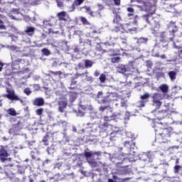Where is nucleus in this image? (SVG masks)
I'll return each mask as SVG.
<instances>
[{
  "label": "nucleus",
  "mask_w": 182,
  "mask_h": 182,
  "mask_svg": "<svg viewBox=\"0 0 182 182\" xmlns=\"http://www.w3.org/2000/svg\"><path fill=\"white\" fill-rule=\"evenodd\" d=\"M145 11L148 13L142 16V19L151 26L154 28H160V18L159 17L153 16L156 14V5L152 4L145 6Z\"/></svg>",
  "instance_id": "f257e3e1"
},
{
  "label": "nucleus",
  "mask_w": 182,
  "mask_h": 182,
  "mask_svg": "<svg viewBox=\"0 0 182 182\" xmlns=\"http://www.w3.org/2000/svg\"><path fill=\"white\" fill-rule=\"evenodd\" d=\"M123 22V20L122 19V17L119 15H116L114 17L113 19V23L115 26L114 31L115 32H127V31H129V32H136L137 31V28L134 27V28H130V26L129 24H123L122 23Z\"/></svg>",
  "instance_id": "f03ea898"
},
{
  "label": "nucleus",
  "mask_w": 182,
  "mask_h": 182,
  "mask_svg": "<svg viewBox=\"0 0 182 182\" xmlns=\"http://www.w3.org/2000/svg\"><path fill=\"white\" fill-rule=\"evenodd\" d=\"M162 124H159L158 126L155 127L156 140H158L159 143H163L164 141L163 140H164L166 137H170V134H171L173 132V128H162Z\"/></svg>",
  "instance_id": "7ed1b4c3"
},
{
  "label": "nucleus",
  "mask_w": 182,
  "mask_h": 182,
  "mask_svg": "<svg viewBox=\"0 0 182 182\" xmlns=\"http://www.w3.org/2000/svg\"><path fill=\"white\" fill-rule=\"evenodd\" d=\"M117 114L115 113H113L110 117L105 116L104 117V123L102 125V130H105V132H107V133H109L111 132L110 129H113V126L112 124H110V122H117Z\"/></svg>",
  "instance_id": "20e7f679"
},
{
  "label": "nucleus",
  "mask_w": 182,
  "mask_h": 182,
  "mask_svg": "<svg viewBox=\"0 0 182 182\" xmlns=\"http://www.w3.org/2000/svg\"><path fill=\"white\" fill-rule=\"evenodd\" d=\"M118 100L119 94L117 92H109L101 100V103L106 105V103H112V102H117Z\"/></svg>",
  "instance_id": "39448f33"
},
{
  "label": "nucleus",
  "mask_w": 182,
  "mask_h": 182,
  "mask_svg": "<svg viewBox=\"0 0 182 182\" xmlns=\"http://www.w3.org/2000/svg\"><path fill=\"white\" fill-rule=\"evenodd\" d=\"M7 93L4 95V97H6L11 102H20V103H23V100L21 99L16 94L15 91L12 90H7Z\"/></svg>",
  "instance_id": "423d86ee"
},
{
  "label": "nucleus",
  "mask_w": 182,
  "mask_h": 182,
  "mask_svg": "<svg viewBox=\"0 0 182 182\" xmlns=\"http://www.w3.org/2000/svg\"><path fill=\"white\" fill-rule=\"evenodd\" d=\"M168 29H172L169 31V35H171L169 41L171 42H173L174 38H176V32H178V27H177V25H176V22L171 21L168 25Z\"/></svg>",
  "instance_id": "0eeeda50"
},
{
  "label": "nucleus",
  "mask_w": 182,
  "mask_h": 182,
  "mask_svg": "<svg viewBox=\"0 0 182 182\" xmlns=\"http://www.w3.org/2000/svg\"><path fill=\"white\" fill-rule=\"evenodd\" d=\"M134 69L133 65H120L117 67L118 73H122V75H125L126 73H127V75H132Z\"/></svg>",
  "instance_id": "6e6552de"
},
{
  "label": "nucleus",
  "mask_w": 182,
  "mask_h": 182,
  "mask_svg": "<svg viewBox=\"0 0 182 182\" xmlns=\"http://www.w3.org/2000/svg\"><path fill=\"white\" fill-rule=\"evenodd\" d=\"M152 102L154 106H156V109H160L163 102L160 100H163V95L160 93H154L152 97Z\"/></svg>",
  "instance_id": "1a4fd4ad"
},
{
  "label": "nucleus",
  "mask_w": 182,
  "mask_h": 182,
  "mask_svg": "<svg viewBox=\"0 0 182 182\" xmlns=\"http://www.w3.org/2000/svg\"><path fill=\"white\" fill-rule=\"evenodd\" d=\"M9 157V153H8V151L5 147H1L0 149V161L1 163H5V161H11L12 159L8 158Z\"/></svg>",
  "instance_id": "9d476101"
},
{
  "label": "nucleus",
  "mask_w": 182,
  "mask_h": 182,
  "mask_svg": "<svg viewBox=\"0 0 182 182\" xmlns=\"http://www.w3.org/2000/svg\"><path fill=\"white\" fill-rule=\"evenodd\" d=\"M58 112H60V113H63V112H65V109L68 107V100H65V99L60 100V101H58Z\"/></svg>",
  "instance_id": "9b49d317"
},
{
  "label": "nucleus",
  "mask_w": 182,
  "mask_h": 182,
  "mask_svg": "<svg viewBox=\"0 0 182 182\" xmlns=\"http://www.w3.org/2000/svg\"><path fill=\"white\" fill-rule=\"evenodd\" d=\"M97 50H99V52H102V53H106V52H111L112 54L110 55V56H119V55H120L119 49H110L109 50H107L103 48L100 49L99 47H97Z\"/></svg>",
  "instance_id": "f8f14e48"
},
{
  "label": "nucleus",
  "mask_w": 182,
  "mask_h": 182,
  "mask_svg": "<svg viewBox=\"0 0 182 182\" xmlns=\"http://www.w3.org/2000/svg\"><path fill=\"white\" fill-rule=\"evenodd\" d=\"M58 21H63L64 22L68 21V14L66 11H61L57 14Z\"/></svg>",
  "instance_id": "ddd939ff"
},
{
  "label": "nucleus",
  "mask_w": 182,
  "mask_h": 182,
  "mask_svg": "<svg viewBox=\"0 0 182 182\" xmlns=\"http://www.w3.org/2000/svg\"><path fill=\"white\" fill-rule=\"evenodd\" d=\"M175 6L176 4H171V3L169 1L168 3H166V5L163 6V9H164L166 12H173Z\"/></svg>",
  "instance_id": "4468645a"
},
{
  "label": "nucleus",
  "mask_w": 182,
  "mask_h": 182,
  "mask_svg": "<svg viewBox=\"0 0 182 182\" xmlns=\"http://www.w3.org/2000/svg\"><path fill=\"white\" fill-rule=\"evenodd\" d=\"M34 106H43L45 105V100L42 97L36 98L33 101Z\"/></svg>",
  "instance_id": "2eb2a0df"
},
{
  "label": "nucleus",
  "mask_w": 182,
  "mask_h": 182,
  "mask_svg": "<svg viewBox=\"0 0 182 182\" xmlns=\"http://www.w3.org/2000/svg\"><path fill=\"white\" fill-rule=\"evenodd\" d=\"M22 62V59L18 58L16 60H14V63L12 64V69L14 70H19L20 67L19 65H21V63Z\"/></svg>",
  "instance_id": "dca6fc26"
},
{
  "label": "nucleus",
  "mask_w": 182,
  "mask_h": 182,
  "mask_svg": "<svg viewBox=\"0 0 182 182\" xmlns=\"http://www.w3.org/2000/svg\"><path fill=\"white\" fill-rule=\"evenodd\" d=\"M83 2H85V0H75L71 5V10L73 11H75L76 9V6H80Z\"/></svg>",
  "instance_id": "f3484780"
},
{
  "label": "nucleus",
  "mask_w": 182,
  "mask_h": 182,
  "mask_svg": "<svg viewBox=\"0 0 182 182\" xmlns=\"http://www.w3.org/2000/svg\"><path fill=\"white\" fill-rule=\"evenodd\" d=\"M35 27L27 26L24 32L26 33V35H28V36H32L35 33Z\"/></svg>",
  "instance_id": "a211bd4d"
},
{
  "label": "nucleus",
  "mask_w": 182,
  "mask_h": 182,
  "mask_svg": "<svg viewBox=\"0 0 182 182\" xmlns=\"http://www.w3.org/2000/svg\"><path fill=\"white\" fill-rule=\"evenodd\" d=\"M149 97L150 95L149 93H145L140 97L141 101L139 102V103L141 105V107H144V101L143 100H148Z\"/></svg>",
  "instance_id": "6ab92c4d"
},
{
  "label": "nucleus",
  "mask_w": 182,
  "mask_h": 182,
  "mask_svg": "<svg viewBox=\"0 0 182 182\" xmlns=\"http://www.w3.org/2000/svg\"><path fill=\"white\" fill-rule=\"evenodd\" d=\"M166 113H167L166 110H161L156 114V116L159 120H161V119H164Z\"/></svg>",
  "instance_id": "aec40b11"
},
{
  "label": "nucleus",
  "mask_w": 182,
  "mask_h": 182,
  "mask_svg": "<svg viewBox=\"0 0 182 182\" xmlns=\"http://www.w3.org/2000/svg\"><path fill=\"white\" fill-rule=\"evenodd\" d=\"M70 103H73L76 99H77V92H70Z\"/></svg>",
  "instance_id": "412c9836"
},
{
  "label": "nucleus",
  "mask_w": 182,
  "mask_h": 182,
  "mask_svg": "<svg viewBox=\"0 0 182 182\" xmlns=\"http://www.w3.org/2000/svg\"><path fill=\"white\" fill-rule=\"evenodd\" d=\"M160 90L163 93H168V85L166 84H162L159 86Z\"/></svg>",
  "instance_id": "4be33fe9"
},
{
  "label": "nucleus",
  "mask_w": 182,
  "mask_h": 182,
  "mask_svg": "<svg viewBox=\"0 0 182 182\" xmlns=\"http://www.w3.org/2000/svg\"><path fill=\"white\" fill-rule=\"evenodd\" d=\"M83 61L85 63V69H89V68H92V66H93V61L90 60H84Z\"/></svg>",
  "instance_id": "5701e85b"
},
{
  "label": "nucleus",
  "mask_w": 182,
  "mask_h": 182,
  "mask_svg": "<svg viewBox=\"0 0 182 182\" xmlns=\"http://www.w3.org/2000/svg\"><path fill=\"white\" fill-rule=\"evenodd\" d=\"M87 163L92 168L97 167V162L94 159H87Z\"/></svg>",
  "instance_id": "b1692460"
},
{
  "label": "nucleus",
  "mask_w": 182,
  "mask_h": 182,
  "mask_svg": "<svg viewBox=\"0 0 182 182\" xmlns=\"http://www.w3.org/2000/svg\"><path fill=\"white\" fill-rule=\"evenodd\" d=\"M171 80H176L177 77V73L176 71H169L168 73Z\"/></svg>",
  "instance_id": "393cba45"
},
{
  "label": "nucleus",
  "mask_w": 182,
  "mask_h": 182,
  "mask_svg": "<svg viewBox=\"0 0 182 182\" xmlns=\"http://www.w3.org/2000/svg\"><path fill=\"white\" fill-rule=\"evenodd\" d=\"M80 21L82 22V25H87L88 26H90V25H92V23H90V22L87 21L85 17H80Z\"/></svg>",
  "instance_id": "a878e982"
},
{
  "label": "nucleus",
  "mask_w": 182,
  "mask_h": 182,
  "mask_svg": "<svg viewBox=\"0 0 182 182\" xmlns=\"http://www.w3.org/2000/svg\"><path fill=\"white\" fill-rule=\"evenodd\" d=\"M13 129L14 130H21L22 129V122L18 121L16 124H13Z\"/></svg>",
  "instance_id": "bb28decb"
},
{
  "label": "nucleus",
  "mask_w": 182,
  "mask_h": 182,
  "mask_svg": "<svg viewBox=\"0 0 182 182\" xmlns=\"http://www.w3.org/2000/svg\"><path fill=\"white\" fill-rule=\"evenodd\" d=\"M7 113L8 114H9L10 116H16V114H18V113L16 112V111L15 110V109L14 108H9L7 110Z\"/></svg>",
  "instance_id": "cd10ccee"
},
{
  "label": "nucleus",
  "mask_w": 182,
  "mask_h": 182,
  "mask_svg": "<svg viewBox=\"0 0 182 182\" xmlns=\"http://www.w3.org/2000/svg\"><path fill=\"white\" fill-rule=\"evenodd\" d=\"M77 84V81L75 80V79H73L71 81L70 87H69L70 90H74V89H76V85Z\"/></svg>",
  "instance_id": "c85d7f7f"
},
{
  "label": "nucleus",
  "mask_w": 182,
  "mask_h": 182,
  "mask_svg": "<svg viewBox=\"0 0 182 182\" xmlns=\"http://www.w3.org/2000/svg\"><path fill=\"white\" fill-rule=\"evenodd\" d=\"M43 143H44V146H49V135L46 134L42 140Z\"/></svg>",
  "instance_id": "c756f323"
},
{
  "label": "nucleus",
  "mask_w": 182,
  "mask_h": 182,
  "mask_svg": "<svg viewBox=\"0 0 182 182\" xmlns=\"http://www.w3.org/2000/svg\"><path fill=\"white\" fill-rule=\"evenodd\" d=\"M116 41H110L109 42H106L103 43V46L107 48V46H114L116 45Z\"/></svg>",
  "instance_id": "7c9ffc66"
},
{
  "label": "nucleus",
  "mask_w": 182,
  "mask_h": 182,
  "mask_svg": "<svg viewBox=\"0 0 182 182\" xmlns=\"http://www.w3.org/2000/svg\"><path fill=\"white\" fill-rule=\"evenodd\" d=\"M84 156L87 161V160H90V159L93 156V154H92V151H85Z\"/></svg>",
  "instance_id": "2f4dec72"
},
{
  "label": "nucleus",
  "mask_w": 182,
  "mask_h": 182,
  "mask_svg": "<svg viewBox=\"0 0 182 182\" xmlns=\"http://www.w3.org/2000/svg\"><path fill=\"white\" fill-rule=\"evenodd\" d=\"M41 52L43 55H44V56H49V55H50V51L46 48H43L41 50Z\"/></svg>",
  "instance_id": "473e14b6"
},
{
  "label": "nucleus",
  "mask_w": 182,
  "mask_h": 182,
  "mask_svg": "<svg viewBox=\"0 0 182 182\" xmlns=\"http://www.w3.org/2000/svg\"><path fill=\"white\" fill-rule=\"evenodd\" d=\"M182 166L180 165H176L173 168V171L176 174H178L180 173V170H181Z\"/></svg>",
  "instance_id": "72a5a7b5"
},
{
  "label": "nucleus",
  "mask_w": 182,
  "mask_h": 182,
  "mask_svg": "<svg viewBox=\"0 0 182 182\" xmlns=\"http://www.w3.org/2000/svg\"><path fill=\"white\" fill-rule=\"evenodd\" d=\"M99 80L100 81V83H105L106 82V75L105 74H100L99 77Z\"/></svg>",
  "instance_id": "f704fd0d"
},
{
  "label": "nucleus",
  "mask_w": 182,
  "mask_h": 182,
  "mask_svg": "<svg viewBox=\"0 0 182 182\" xmlns=\"http://www.w3.org/2000/svg\"><path fill=\"white\" fill-rule=\"evenodd\" d=\"M50 73L54 76H62V75H63L62 71H50Z\"/></svg>",
  "instance_id": "c9c22d12"
},
{
  "label": "nucleus",
  "mask_w": 182,
  "mask_h": 182,
  "mask_svg": "<svg viewBox=\"0 0 182 182\" xmlns=\"http://www.w3.org/2000/svg\"><path fill=\"white\" fill-rule=\"evenodd\" d=\"M120 57H114L111 58L112 63H119L120 62Z\"/></svg>",
  "instance_id": "e433bc0d"
},
{
  "label": "nucleus",
  "mask_w": 182,
  "mask_h": 182,
  "mask_svg": "<svg viewBox=\"0 0 182 182\" xmlns=\"http://www.w3.org/2000/svg\"><path fill=\"white\" fill-rule=\"evenodd\" d=\"M147 41H149V39L146 38H140L138 39V43H147Z\"/></svg>",
  "instance_id": "4c0bfd02"
},
{
  "label": "nucleus",
  "mask_w": 182,
  "mask_h": 182,
  "mask_svg": "<svg viewBox=\"0 0 182 182\" xmlns=\"http://www.w3.org/2000/svg\"><path fill=\"white\" fill-rule=\"evenodd\" d=\"M36 114L37 116H42L43 114V108H39L36 110Z\"/></svg>",
  "instance_id": "58836bf2"
},
{
  "label": "nucleus",
  "mask_w": 182,
  "mask_h": 182,
  "mask_svg": "<svg viewBox=\"0 0 182 182\" xmlns=\"http://www.w3.org/2000/svg\"><path fill=\"white\" fill-rule=\"evenodd\" d=\"M23 93H25V95L27 96H29L31 93H32V90H31V88L26 87L23 90Z\"/></svg>",
  "instance_id": "ea45409f"
},
{
  "label": "nucleus",
  "mask_w": 182,
  "mask_h": 182,
  "mask_svg": "<svg viewBox=\"0 0 182 182\" xmlns=\"http://www.w3.org/2000/svg\"><path fill=\"white\" fill-rule=\"evenodd\" d=\"M161 5H162V6H164V5H166L167 4H168L170 2V0H158Z\"/></svg>",
  "instance_id": "a19ab883"
},
{
  "label": "nucleus",
  "mask_w": 182,
  "mask_h": 182,
  "mask_svg": "<svg viewBox=\"0 0 182 182\" xmlns=\"http://www.w3.org/2000/svg\"><path fill=\"white\" fill-rule=\"evenodd\" d=\"M118 151L120 153L119 157H126V154L122 153V151H123V148H119Z\"/></svg>",
  "instance_id": "79ce46f5"
},
{
  "label": "nucleus",
  "mask_w": 182,
  "mask_h": 182,
  "mask_svg": "<svg viewBox=\"0 0 182 182\" xmlns=\"http://www.w3.org/2000/svg\"><path fill=\"white\" fill-rule=\"evenodd\" d=\"M119 133V131H112L110 132V136H111V139H113V137H116V134Z\"/></svg>",
  "instance_id": "37998d69"
},
{
  "label": "nucleus",
  "mask_w": 182,
  "mask_h": 182,
  "mask_svg": "<svg viewBox=\"0 0 182 182\" xmlns=\"http://www.w3.org/2000/svg\"><path fill=\"white\" fill-rule=\"evenodd\" d=\"M89 73L87 72V71H86L85 73H76L75 74V77H76V79H77V77H80V76H83V75H87Z\"/></svg>",
  "instance_id": "c03bdc74"
},
{
  "label": "nucleus",
  "mask_w": 182,
  "mask_h": 182,
  "mask_svg": "<svg viewBox=\"0 0 182 182\" xmlns=\"http://www.w3.org/2000/svg\"><path fill=\"white\" fill-rule=\"evenodd\" d=\"M113 2L116 6H120V4H122V0H113Z\"/></svg>",
  "instance_id": "a18cd8bd"
},
{
  "label": "nucleus",
  "mask_w": 182,
  "mask_h": 182,
  "mask_svg": "<svg viewBox=\"0 0 182 182\" xmlns=\"http://www.w3.org/2000/svg\"><path fill=\"white\" fill-rule=\"evenodd\" d=\"M131 144H131L130 141H126L124 142V147L129 148V147H130Z\"/></svg>",
  "instance_id": "49530a36"
},
{
  "label": "nucleus",
  "mask_w": 182,
  "mask_h": 182,
  "mask_svg": "<svg viewBox=\"0 0 182 182\" xmlns=\"http://www.w3.org/2000/svg\"><path fill=\"white\" fill-rule=\"evenodd\" d=\"M127 11L128 12H131V14H134V9H133V7H128L127 9Z\"/></svg>",
  "instance_id": "de8ad7c7"
},
{
  "label": "nucleus",
  "mask_w": 182,
  "mask_h": 182,
  "mask_svg": "<svg viewBox=\"0 0 182 182\" xmlns=\"http://www.w3.org/2000/svg\"><path fill=\"white\" fill-rule=\"evenodd\" d=\"M108 107H109V106H101L100 107V112H105V109H108Z\"/></svg>",
  "instance_id": "09e8293b"
},
{
  "label": "nucleus",
  "mask_w": 182,
  "mask_h": 182,
  "mask_svg": "<svg viewBox=\"0 0 182 182\" xmlns=\"http://www.w3.org/2000/svg\"><path fill=\"white\" fill-rule=\"evenodd\" d=\"M161 36V38H163V39H167V34L166 33V32H162Z\"/></svg>",
  "instance_id": "8fccbe9b"
},
{
  "label": "nucleus",
  "mask_w": 182,
  "mask_h": 182,
  "mask_svg": "<svg viewBox=\"0 0 182 182\" xmlns=\"http://www.w3.org/2000/svg\"><path fill=\"white\" fill-rule=\"evenodd\" d=\"M101 96H103V92L100 91L97 95V99H99Z\"/></svg>",
  "instance_id": "3c124183"
},
{
  "label": "nucleus",
  "mask_w": 182,
  "mask_h": 182,
  "mask_svg": "<svg viewBox=\"0 0 182 182\" xmlns=\"http://www.w3.org/2000/svg\"><path fill=\"white\" fill-rule=\"evenodd\" d=\"M157 77H164V73H159L157 74Z\"/></svg>",
  "instance_id": "603ef678"
},
{
  "label": "nucleus",
  "mask_w": 182,
  "mask_h": 182,
  "mask_svg": "<svg viewBox=\"0 0 182 182\" xmlns=\"http://www.w3.org/2000/svg\"><path fill=\"white\" fill-rule=\"evenodd\" d=\"M29 72H31V70L29 69V68H24V69L23 70V73H29Z\"/></svg>",
  "instance_id": "864d4df0"
},
{
  "label": "nucleus",
  "mask_w": 182,
  "mask_h": 182,
  "mask_svg": "<svg viewBox=\"0 0 182 182\" xmlns=\"http://www.w3.org/2000/svg\"><path fill=\"white\" fill-rule=\"evenodd\" d=\"M84 9H85L86 12H90L91 11L90 7L87 6H85Z\"/></svg>",
  "instance_id": "5fc2aeb1"
},
{
  "label": "nucleus",
  "mask_w": 182,
  "mask_h": 182,
  "mask_svg": "<svg viewBox=\"0 0 182 182\" xmlns=\"http://www.w3.org/2000/svg\"><path fill=\"white\" fill-rule=\"evenodd\" d=\"M77 66H78L79 69H85V66H83V63H78Z\"/></svg>",
  "instance_id": "6e6d98bb"
},
{
  "label": "nucleus",
  "mask_w": 182,
  "mask_h": 182,
  "mask_svg": "<svg viewBox=\"0 0 182 182\" xmlns=\"http://www.w3.org/2000/svg\"><path fill=\"white\" fill-rule=\"evenodd\" d=\"M58 6H59V8H62V6H63V2L62 1H58Z\"/></svg>",
  "instance_id": "4d7b16f0"
},
{
  "label": "nucleus",
  "mask_w": 182,
  "mask_h": 182,
  "mask_svg": "<svg viewBox=\"0 0 182 182\" xmlns=\"http://www.w3.org/2000/svg\"><path fill=\"white\" fill-rule=\"evenodd\" d=\"M100 75V72H99L98 70H96L94 73V76H95V77H97V76H99Z\"/></svg>",
  "instance_id": "13d9d810"
},
{
  "label": "nucleus",
  "mask_w": 182,
  "mask_h": 182,
  "mask_svg": "<svg viewBox=\"0 0 182 182\" xmlns=\"http://www.w3.org/2000/svg\"><path fill=\"white\" fill-rule=\"evenodd\" d=\"M173 48H175V49H178V50L181 49V47L176 45V43H173Z\"/></svg>",
  "instance_id": "bf43d9fd"
},
{
  "label": "nucleus",
  "mask_w": 182,
  "mask_h": 182,
  "mask_svg": "<svg viewBox=\"0 0 182 182\" xmlns=\"http://www.w3.org/2000/svg\"><path fill=\"white\" fill-rule=\"evenodd\" d=\"M12 12L14 14H19V10L18 9H13Z\"/></svg>",
  "instance_id": "052dcab7"
},
{
  "label": "nucleus",
  "mask_w": 182,
  "mask_h": 182,
  "mask_svg": "<svg viewBox=\"0 0 182 182\" xmlns=\"http://www.w3.org/2000/svg\"><path fill=\"white\" fill-rule=\"evenodd\" d=\"M2 69H4V63L0 61V72H2Z\"/></svg>",
  "instance_id": "680f3d73"
},
{
  "label": "nucleus",
  "mask_w": 182,
  "mask_h": 182,
  "mask_svg": "<svg viewBox=\"0 0 182 182\" xmlns=\"http://www.w3.org/2000/svg\"><path fill=\"white\" fill-rule=\"evenodd\" d=\"M74 52H75V53H79V52H80L79 47H75V48H74Z\"/></svg>",
  "instance_id": "e2e57ef3"
},
{
  "label": "nucleus",
  "mask_w": 182,
  "mask_h": 182,
  "mask_svg": "<svg viewBox=\"0 0 182 182\" xmlns=\"http://www.w3.org/2000/svg\"><path fill=\"white\" fill-rule=\"evenodd\" d=\"M121 39L122 41V43H127V40L126 39V38H122Z\"/></svg>",
  "instance_id": "0e129e2a"
},
{
  "label": "nucleus",
  "mask_w": 182,
  "mask_h": 182,
  "mask_svg": "<svg viewBox=\"0 0 182 182\" xmlns=\"http://www.w3.org/2000/svg\"><path fill=\"white\" fill-rule=\"evenodd\" d=\"M131 16H134V13H129V14H127V17H128V18H130Z\"/></svg>",
  "instance_id": "69168bd1"
},
{
  "label": "nucleus",
  "mask_w": 182,
  "mask_h": 182,
  "mask_svg": "<svg viewBox=\"0 0 182 182\" xmlns=\"http://www.w3.org/2000/svg\"><path fill=\"white\" fill-rule=\"evenodd\" d=\"M94 154H96V156H102V151L95 152Z\"/></svg>",
  "instance_id": "338daca9"
},
{
  "label": "nucleus",
  "mask_w": 182,
  "mask_h": 182,
  "mask_svg": "<svg viewBox=\"0 0 182 182\" xmlns=\"http://www.w3.org/2000/svg\"><path fill=\"white\" fill-rule=\"evenodd\" d=\"M160 58H161V59H166V58H167V57L166 56V55L163 54V55H160Z\"/></svg>",
  "instance_id": "774afa93"
}]
</instances>
